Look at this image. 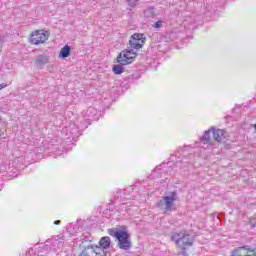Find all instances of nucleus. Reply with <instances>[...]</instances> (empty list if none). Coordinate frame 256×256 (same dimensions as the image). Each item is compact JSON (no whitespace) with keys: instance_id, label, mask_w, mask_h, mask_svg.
<instances>
[{"instance_id":"obj_3","label":"nucleus","mask_w":256,"mask_h":256,"mask_svg":"<svg viewBox=\"0 0 256 256\" xmlns=\"http://www.w3.org/2000/svg\"><path fill=\"white\" fill-rule=\"evenodd\" d=\"M118 247L122 251H129L133 247L131 242V234L125 230H121L120 234H117Z\"/></svg>"},{"instance_id":"obj_8","label":"nucleus","mask_w":256,"mask_h":256,"mask_svg":"<svg viewBox=\"0 0 256 256\" xmlns=\"http://www.w3.org/2000/svg\"><path fill=\"white\" fill-rule=\"evenodd\" d=\"M251 251H253L251 249V247L249 246H241L236 248L233 252L231 256H249L247 255V253H251Z\"/></svg>"},{"instance_id":"obj_21","label":"nucleus","mask_w":256,"mask_h":256,"mask_svg":"<svg viewBox=\"0 0 256 256\" xmlns=\"http://www.w3.org/2000/svg\"><path fill=\"white\" fill-rule=\"evenodd\" d=\"M54 225H61V220L54 221Z\"/></svg>"},{"instance_id":"obj_25","label":"nucleus","mask_w":256,"mask_h":256,"mask_svg":"<svg viewBox=\"0 0 256 256\" xmlns=\"http://www.w3.org/2000/svg\"><path fill=\"white\" fill-rule=\"evenodd\" d=\"M88 111H91V108H89Z\"/></svg>"},{"instance_id":"obj_24","label":"nucleus","mask_w":256,"mask_h":256,"mask_svg":"<svg viewBox=\"0 0 256 256\" xmlns=\"http://www.w3.org/2000/svg\"><path fill=\"white\" fill-rule=\"evenodd\" d=\"M254 129L256 130V124L254 125Z\"/></svg>"},{"instance_id":"obj_16","label":"nucleus","mask_w":256,"mask_h":256,"mask_svg":"<svg viewBox=\"0 0 256 256\" xmlns=\"http://www.w3.org/2000/svg\"><path fill=\"white\" fill-rule=\"evenodd\" d=\"M121 233V230L116 231L115 229H108V234L111 235V237H115L117 239V235Z\"/></svg>"},{"instance_id":"obj_23","label":"nucleus","mask_w":256,"mask_h":256,"mask_svg":"<svg viewBox=\"0 0 256 256\" xmlns=\"http://www.w3.org/2000/svg\"><path fill=\"white\" fill-rule=\"evenodd\" d=\"M199 25H203V22L201 21V22L199 23Z\"/></svg>"},{"instance_id":"obj_13","label":"nucleus","mask_w":256,"mask_h":256,"mask_svg":"<svg viewBox=\"0 0 256 256\" xmlns=\"http://www.w3.org/2000/svg\"><path fill=\"white\" fill-rule=\"evenodd\" d=\"M49 63V57L46 55H39L36 57L35 65L37 67H44V65H47Z\"/></svg>"},{"instance_id":"obj_2","label":"nucleus","mask_w":256,"mask_h":256,"mask_svg":"<svg viewBox=\"0 0 256 256\" xmlns=\"http://www.w3.org/2000/svg\"><path fill=\"white\" fill-rule=\"evenodd\" d=\"M171 239L178 247L183 249L182 255H185V249L193 245V236L184 232H174Z\"/></svg>"},{"instance_id":"obj_5","label":"nucleus","mask_w":256,"mask_h":256,"mask_svg":"<svg viewBox=\"0 0 256 256\" xmlns=\"http://www.w3.org/2000/svg\"><path fill=\"white\" fill-rule=\"evenodd\" d=\"M130 49H142L145 45V35L141 33H135L129 40Z\"/></svg>"},{"instance_id":"obj_20","label":"nucleus","mask_w":256,"mask_h":256,"mask_svg":"<svg viewBox=\"0 0 256 256\" xmlns=\"http://www.w3.org/2000/svg\"><path fill=\"white\" fill-rule=\"evenodd\" d=\"M120 209H125V210H127V204H126V203L121 204V205H120Z\"/></svg>"},{"instance_id":"obj_7","label":"nucleus","mask_w":256,"mask_h":256,"mask_svg":"<svg viewBox=\"0 0 256 256\" xmlns=\"http://www.w3.org/2000/svg\"><path fill=\"white\" fill-rule=\"evenodd\" d=\"M193 153V147L191 146H184L181 150H177L174 152V154L171 155L170 160L175 161V159H181L183 157L184 159H187L191 157Z\"/></svg>"},{"instance_id":"obj_22","label":"nucleus","mask_w":256,"mask_h":256,"mask_svg":"<svg viewBox=\"0 0 256 256\" xmlns=\"http://www.w3.org/2000/svg\"><path fill=\"white\" fill-rule=\"evenodd\" d=\"M176 165H181V162L177 161V162H176Z\"/></svg>"},{"instance_id":"obj_15","label":"nucleus","mask_w":256,"mask_h":256,"mask_svg":"<svg viewBox=\"0 0 256 256\" xmlns=\"http://www.w3.org/2000/svg\"><path fill=\"white\" fill-rule=\"evenodd\" d=\"M124 64L119 63L118 65H114L112 68L113 73L115 75H121L125 71V67H123Z\"/></svg>"},{"instance_id":"obj_10","label":"nucleus","mask_w":256,"mask_h":256,"mask_svg":"<svg viewBox=\"0 0 256 256\" xmlns=\"http://www.w3.org/2000/svg\"><path fill=\"white\" fill-rule=\"evenodd\" d=\"M211 128L210 130H206L204 132V135L200 138V143H203V145H206V147H204V149H207L209 147H211Z\"/></svg>"},{"instance_id":"obj_1","label":"nucleus","mask_w":256,"mask_h":256,"mask_svg":"<svg viewBox=\"0 0 256 256\" xmlns=\"http://www.w3.org/2000/svg\"><path fill=\"white\" fill-rule=\"evenodd\" d=\"M175 201H179V195L177 191H173L168 195L162 197L157 203L159 209H163L166 212L175 211Z\"/></svg>"},{"instance_id":"obj_6","label":"nucleus","mask_w":256,"mask_h":256,"mask_svg":"<svg viewBox=\"0 0 256 256\" xmlns=\"http://www.w3.org/2000/svg\"><path fill=\"white\" fill-rule=\"evenodd\" d=\"M47 39H49V34H47V32H45L44 30H38L32 33L30 37V42L33 45H41L45 43Z\"/></svg>"},{"instance_id":"obj_18","label":"nucleus","mask_w":256,"mask_h":256,"mask_svg":"<svg viewBox=\"0 0 256 256\" xmlns=\"http://www.w3.org/2000/svg\"><path fill=\"white\" fill-rule=\"evenodd\" d=\"M156 29H161L163 27V21H157L154 25Z\"/></svg>"},{"instance_id":"obj_11","label":"nucleus","mask_w":256,"mask_h":256,"mask_svg":"<svg viewBox=\"0 0 256 256\" xmlns=\"http://www.w3.org/2000/svg\"><path fill=\"white\" fill-rule=\"evenodd\" d=\"M211 131L213 133V137L215 141H217L218 143H221V141L225 139V130H221V129L215 130V128L212 127Z\"/></svg>"},{"instance_id":"obj_12","label":"nucleus","mask_w":256,"mask_h":256,"mask_svg":"<svg viewBox=\"0 0 256 256\" xmlns=\"http://www.w3.org/2000/svg\"><path fill=\"white\" fill-rule=\"evenodd\" d=\"M99 245L100 246L98 247L105 252L104 249H109V247H111V238L109 236L102 237L99 241Z\"/></svg>"},{"instance_id":"obj_9","label":"nucleus","mask_w":256,"mask_h":256,"mask_svg":"<svg viewBox=\"0 0 256 256\" xmlns=\"http://www.w3.org/2000/svg\"><path fill=\"white\" fill-rule=\"evenodd\" d=\"M63 131H66L67 135H69V137H72V139H75L79 136V128L77 127V124H71L70 127L63 129Z\"/></svg>"},{"instance_id":"obj_19","label":"nucleus","mask_w":256,"mask_h":256,"mask_svg":"<svg viewBox=\"0 0 256 256\" xmlns=\"http://www.w3.org/2000/svg\"><path fill=\"white\" fill-rule=\"evenodd\" d=\"M5 87H7V84H6V83L0 84V91H1L2 89H5Z\"/></svg>"},{"instance_id":"obj_17","label":"nucleus","mask_w":256,"mask_h":256,"mask_svg":"<svg viewBox=\"0 0 256 256\" xmlns=\"http://www.w3.org/2000/svg\"><path fill=\"white\" fill-rule=\"evenodd\" d=\"M127 1L130 7H135V5H137V2H138V0H127Z\"/></svg>"},{"instance_id":"obj_4","label":"nucleus","mask_w":256,"mask_h":256,"mask_svg":"<svg viewBox=\"0 0 256 256\" xmlns=\"http://www.w3.org/2000/svg\"><path fill=\"white\" fill-rule=\"evenodd\" d=\"M135 57H137V53L133 49L124 50L117 57V63H120V65H129Z\"/></svg>"},{"instance_id":"obj_14","label":"nucleus","mask_w":256,"mask_h":256,"mask_svg":"<svg viewBox=\"0 0 256 256\" xmlns=\"http://www.w3.org/2000/svg\"><path fill=\"white\" fill-rule=\"evenodd\" d=\"M69 55H71V46L65 45L60 50L59 57H61V59H67V57H69Z\"/></svg>"}]
</instances>
